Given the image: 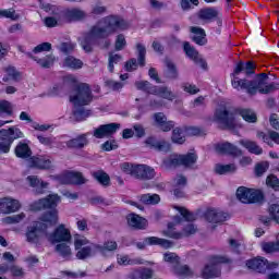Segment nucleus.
<instances>
[{
	"mask_svg": "<svg viewBox=\"0 0 279 279\" xmlns=\"http://www.w3.org/2000/svg\"><path fill=\"white\" fill-rule=\"evenodd\" d=\"M26 56L31 58V60L37 62V64L41 66V69H51V66L56 64V56L53 54H47L44 58H38L32 54V52H26Z\"/></svg>",
	"mask_w": 279,
	"mask_h": 279,
	"instance_id": "nucleus-26",
	"label": "nucleus"
},
{
	"mask_svg": "<svg viewBox=\"0 0 279 279\" xmlns=\"http://www.w3.org/2000/svg\"><path fill=\"white\" fill-rule=\"evenodd\" d=\"M236 112L246 123H256L258 121V116L252 109H238Z\"/></svg>",
	"mask_w": 279,
	"mask_h": 279,
	"instance_id": "nucleus-38",
	"label": "nucleus"
},
{
	"mask_svg": "<svg viewBox=\"0 0 279 279\" xmlns=\"http://www.w3.org/2000/svg\"><path fill=\"white\" fill-rule=\"evenodd\" d=\"M267 169H269V163L267 162H260L255 166V175L257 178H260L264 173H266Z\"/></svg>",
	"mask_w": 279,
	"mask_h": 279,
	"instance_id": "nucleus-63",
	"label": "nucleus"
},
{
	"mask_svg": "<svg viewBox=\"0 0 279 279\" xmlns=\"http://www.w3.org/2000/svg\"><path fill=\"white\" fill-rule=\"evenodd\" d=\"M58 202H60L58 194H49L47 197L35 201L31 205L32 210L35 213L40 210H48L40 216V222L35 225L37 226L39 234L47 232L49 228H52V226L58 223V209H56Z\"/></svg>",
	"mask_w": 279,
	"mask_h": 279,
	"instance_id": "nucleus-2",
	"label": "nucleus"
},
{
	"mask_svg": "<svg viewBox=\"0 0 279 279\" xmlns=\"http://www.w3.org/2000/svg\"><path fill=\"white\" fill-rule=\"evenodd\" d=\"M68 184L82 185L86 184V179L82 172L70 171L64 175Z\"/></svg>",
	"mask_w": 279,
	"mask_h": 279,
	"instance_id": "nucleus-33",
	"label": "nucleus"
},
{
	"mask_svg": "<svg viewBox=\"0 0 279 279\" xmlns=\"http://www.w3.org/2000/svg\"><path fill=\"white\" fill-rule=\"evenodd\" d=\"M173 271L175 276H179V278H191L193 277V270H191V267L189 265H174Z\"/></svg>",
	"mask_w": 279,
	"mask_h": 279,
	"instance_id": "nucleus-40",
	"label": "nucleus"
},
{
	"mask_svg": "<svg viewBox=\"0 0 279 279\" xmlns=\"http://www.w3.org/2000/svg\"><path fill=\"white\" fill-rule=\"evenodd\" d=\"M240 145L247 149L250 154H254L255 156H260L263 154V147H260L256 142L250 140H241Z\"/></svg>",
	"mask_w": 279,
	"mask_h": 279,
	"instance_id": "nucleus-34",
	"label": "nucleus"
},
{
	"mask_svg": "<svg viewBox=\"0 0 279 279\" xmlns=\"http://www.w3.org/2000/svg\"><path fill=\"white\" fill-rule=\"evenodd\" d=\"M121 130V124L117 122H111L108 124H101L94 130L95 138H110V136H114L117 131Z\"/></svg>",
	"mask_w": 279,
	"mask_h": 279,
	"instance_id": "nucleus-13",
	"label": "nucleus"
},
{
	"mask_svg": "<svg viewBox=\"0 0 279 279\" xmlns=\"http://www.w3.org/2000/svg\"><path fill=\"white\" fill-rule=\"evenodd\" d=\"M186 134L190 136H204L206 135V130L199 126H185Z\"/></svg>",
	"mask_w": 279,
	"mask_h": 279,
	"instance_id": "nucleus-54",
	"label": "nucleus"
},
{
	"mask_svg": "<svg viewBox=\"0 0 279 279\" xmlns=\"http://www.w3.org/2000/svg\"><path fill=\"white\" fill-rule=\"evenodd\" d=\"M267 80H269V75L267 73H259L257 74V81L256 80L240 81L234 83V86L236 87L241 86L242 88H244V90H246L247 95H251V97H254V95L258 93V88L267 84Z\"/></svg>",
	"mask_w": 279,
	"mask_h": 279,
	"instance_id": "nucleus-8",
	"label": "nucleus"
},
{
	"mask_svg": "<svg viewBox=\"0 0 279 279\" xmlns=\"http://www.w3.org/2000/svg\"><path fill=\"white\" fill-rule=\"evenodd\" d=\"M27 181L29 182V185L33 189H37L39 193H43V191H45V187L47 186V182L41 181L36 175H28Z\"/></svg>",
	"mask_w": 279,
	"mask_h": 279,
	"instance_id": "nucleus-45",
	"label": "nucleus"
},
{
	"mask_svg": "<svg viewBox=\"0 0 279 279\" xmlns=\"http://www.w3.org/2000/svg\"><path fill=\"white\" fill-rule=\"evenodd\" d=\"M145 143L146 145H148V147H151L153 149H157V151H165L167 147V142L158 141L154 136L147 137Z\"/></svg>",
	"mask_w": 279,
	"mask_h": 279,
	"instance_id": "nucleus-41",
	"label": "nucleus"
},
{
	"mask_svg": "<svg viewBox=\"0 0 279 279\" xmlns=\"http://www.w3.org/2000/svg\"><path fill=\"white\" fill-rule=\"evenodd\" d=\"M88 145V135L81 134L66 142L69 149H84Z\"/></svg>",
	"mask_w": 279,
	"mask_h": 279,
	"instance_id": "nucleus-28",
	"label": "nucleus"
},
{
	"mask_svg": "<svg viewBox=\"0 0 279 279\" xmlns=\"http://www.w3.org/2000/svg\"><path fill=\"white\" fill-rule=\"evenodd\" d=\"M74 96H70V101L75 106L73 117L76 121H86L93 111L86 110L84 106H88L93 101V89L88 83H80L74 87Z\"/></svg>",
	"mask_w": 279,
	"mask_h": 279,
	"instance_id": "nucleus-3",
	"label": "nucleus"
},
{
	"mask_svg": "<svg viewBox=\"0 0 279 279\" xmlns=\"http://www.w3.org/2000/svg\"><path fill=\"white\" fill-rule=\"evenodd\" d=\"M4 73L7 75L3 76L2 82H9L12 80L13 82H21V73L16 70L15 66L9 65L4 69Z\"/></svg>",
	"mask_w": 279,
	"mask_h": 279,
	"instance_id": "nucleus-36",
	"label": "nucleus"
},
{
	"mask_svg": "<svg viewBox=\"0 0 279 279\" xmlns=\"http://www.w3.org/2000/svg\"><path fill=\"white\" fill-rule=\"evenodd\" d=\"M198 156L195 153H186L178 157L169 158L166 165L169 167H184L185 169H193L197 165Z\"/></svg>",
	"mask_w": 279,
	"mask_h": 279,
	"instance_id": "nucleus-9",
	"label": "nucleus"
},
{
	"mask_svg": "<svg viewBox=\"0 0 279 279\" xmlns=\"http://www.w3.org/2000/svg\"><path fill=\"white\" fill-rule=\"evenodd\" d=\"M51 243H69L71 241V231L64 225H59L50 234Z\"/></svg>",
	"mask_w": 279,
	"mask_h": 279,
	"instance_id": "nucleus-17",
	"label": "nucleus"
},
{
	"mask_svg": "<svg viewBox=\"0 0 279 279\" xmlns=\"http://www.w3.org/2000/svg\"><path fill=\"white\" fill-rule=\"evenodd\" d=\"M136 50L137 60L136 58H131L124 64V69L128 73H132V71H136L138 66L143 68L146 64L147 48H145L143 44H136Z\"/></svg>",
	"mask_w": 279,
	"mask_h": 279,
	"instance_id": "nucleus-10",
	"label": "nucleus"
},
{
	"mask_svg": "<svg viewBox=\"0 0 279 279\" xmlns=\"http://www.w3.org/2000/svg\"><path fill=\"white\" fill-rule=\"evenodd\" d=\"M63 66L72 69L73 71H77V69H82L84 66V62H82V60L76 59L73 56H68L64 59Z\"/></svg>",
	"mask_w": 279,
	"mask_h": 279,
	"instance_id": "nucleus-39",
	"label": "nucleus"
},
{
	"mask_svg": "<svg viewBox=\"0 0 279 279\" xmlns=\"http://www.w3.org/2000/svg\"><path fill=\"white\" fill-rule=\"evenodd\" d=\"M177 210L183 217L184 221H187V222L195 221L196 217H195V214H193V211H190L185 207H177Z\"/></svg>",
	"mask_w": 279,
	"mask_h": 279,
	"instance_id": "nucleus-53",
	"label": "nucleus"
},
{
	"mask_svg": "<svg viewBox=\"0 0 279 279\" xmlns=\"http://www.w3.org/2000/svg\"><path fill=\"white\" fill-rule=\"evenodd\" d=\"M135 87L137 90H142L143 93H147V95H154L156 85L149 83V81H136Z\"/></svg>",
	"mask_w": 279,
	"mask_h": 279,
	"instance_id": "nucleus-44",
	"label": "nucleus"
},
{
	"mask_svg": "<svg viewBox=\"0 0 279 279\" xmlns=\"http://www.w3.org/2000/svg\"><path fill=\"white\" fill-rule=\"evenodd\" d=\"M12 104L8 100H0V114H8L12 117Z\"/></svg>",
	"mask_w": 279,
	"mask_h": 279,
	"instance_id": "nucleus-55",
	"label": "nucleus"
},
{
	"mask_svg": "<svg viewBox=\"0 0 279 279\" xmlns=\"http://www.w3.org/2000/svg\"><path fill=\"white\" fill-rule=\"evenodd\" d=\"M257 90L260 95H269V93H274V90H279V83L272 82L268 85H262L260 87H257Z\"/></svg>",
	"mask_w": 279,
	"mask_h": 279,
	"instance_id": "nucleus-50",
	"label": "nucleus"
},
{
	"mask_svg": "<svg viewBox=\"0 0 279 279\" xmlns=\"http://www.w3.org/2000/svg\"><path fill=\"white\" fill-rule=\"evenodd\" d=\"M142 204L156 206V204H160V195L158 194H143L140 198Z\"/></svg>",
	"mask_w": 279,
	"mask_h": 279,
	"instance_id": "nucleus-46",
	"label": "nucleus"
},
{
	"mask_svg": "<svg viewBox=\"0 0 279 279\" xmlns=\"http://www.w3.org/2000/svg\"><path fill=\"white\" fill-rule=\"evenodd\" d=\"M92 253L93 248H90V246H84L82 248H78L76 253V258H78V260H86V258H88Z\"/></svg>",
	"mask_w": 279,
	"mask_h": 279,
	"instance_id": "nucleus-57",
	"label": "nucleus"
},
{
	"mask_svg": "<svg viewBox=\"0 0 279 279\" xmlns=\"http://www.w3.org/2000/svg\"><path fill=\"white\" fill-rule=\"evenodd\" d=\"M235 171H236V166L234 163L216 165V173H218V175H226V173H234Z\"/></svg>",
	"mask_w": 279,
	"mask_h": 279,
	"instance_id": "nucleus-47",
	"label": "nucleus"
},
{
	"mask_svg": "<svg viewBox=\"0 0 279 279\" xmlns=\"http://www.w3.org/2000/svg\"><path fill=\"white\" fill-rule=\"evenodd\" d=\"M236 197L242 204H260L265 199V194L260 191L240 186L236 190Z\"/></svg>",
	"mask_w": 279,
	"mask_h": 279,
	"instance_id": "nucleus-7",
	"label": "nucleus"
},
{
	"mask_svg": "<svg viewBox=\"0 0 279 279\" xmlns=\"http://www.w3.org/2000/svg\"><path fill=\"white\" fill-rule=\"evenodd\" d=\"M204 218L208 221V223H223V221H228V219H230V214L208 208L204 213Z\"/></svg>",
	"mask_w": 279,
	"mask_h": 279,
	"instance_id": "nucleus-18",
	"label": "nucleus"
},
{
	"mask_svg": "<svg viewBox=\"0 0 279 279\" xmlns=\"http://www.w3.org/2000/svg\"><path fill=\"white\" fill-rule=\"evenodd\" d=\"M121 171L128 175H132L136 180H154L156 170L147 165H132L123 162L120 166Z\"/></svg>",
	"mask_w": 279,
	"mask_h": 279,
	"instance_id": "nucleus-5",
	"label": "nucleus"
},
{
	"mask_svg": "<svg viewBox=\"0 0 279 279\" xmlns=\"http://www.w3.org/2000/svg\"><path fill=\"white\" fill-rule=\"evenodd\" d=\"M62 16L66 23H80V21H86V19H88L86 11L77 8L65 9L62 12Z\"/></svg>",
	"mask_w": 279,
	"mask_h": 279,
	"instance_id": "nucleus-16",
	"label": "nucleus"
},
{
	"mask_svg": "<svg viewBox=\"0 0 279 279\" xmlns=\"http://www.w3.org/2000/svg\"><path fill=\"white\" fill-rule=\"evenodd\" d=\"M153 95L161 97V99H167L168 101H173L175 99V95L167 86L158 87L155 85Z\"/></svg>",
	"mask_w": 279,
	"mask_h": 279,
	"instance_id": "nucleus-35",
	"label": "nucleus"
},
{
	"mask_svg": "<svg viewBox=\"0 0 279 279\" xmlns=\"http://www.w3.org/2000/svg\"><path fill=\"white\" fill-rule=\"evenodd\" d=\"M14 155L16 156V158H21L22 160H32V147H29V144L21 141L14 148Z\"/></svg>",
	"mask_w": 279,
	"mask_h": 279,
	"instance_id": "nucleus-24",
	"label": "nucleus"
},
{
	"mask_svg": "<svg viewBox=\"0 0 279 279\" xmlns=\"http://www.w3.org/2000/svg\"><path fill=\"white\" fill-rule=\"evenodd\" d=\"M163 260L166 263H171L172 265H180V256L175 253H165Z\"/></svg>",
	"mask_w": 279,
	"mask_h": 279,
	"instance_id": "nucleus-60",
	"label": "nucleus"
},
{
	"mask_svg": "<svg viewBox=\"0 0 279 279\" xmlns=\"http://www.w3.org/2000/svg\"><path fill=\"white\" fill-rule=\"evenodd\" d=\"M166 77L167 80H178L180 77V72L178 71V66L172 61L166 62Z\"/></svg>",
	"mask_w": 279,
	"mask_h": 279,
	"instance_id": "nucleus-43",
	"label": "nucleus"
},
{
	"mask_svg": "<svg viewBox=\"0 0 279 279\" xmlns=\"http://www.w3.org/2000/svg\"><path fill=\"white\" fill-rule=\"evenodd\" d=\"M243 71L245 72V62L239 61L235 64L233 72L231 73V86L235 90H244V88L241 85L238 87H236V85H234V84H236V82L247 81V78H239V75H241V73H243Z\"/></svg>",
	"mask_w": 279,
	"mask_h": 279,
	"instance_id": "nucleus-23",
	"label": "nucleus"
},
{
	"mask_svg": "<svg viewBox=\"0 0 279 279\" xmlns=\"http://www.w3.org/2000/svg\"><path fill=\"white\" fill-rule=\"evenodd\" d=\"M51 49H52L51 43L45 41V43L37 45L33 49V53H43L44 51H51Z\"/></svg>",
	"mask_w": 279,
	"mask_h": 279,
	"instance_id": "nucleus-59",
	"label": "nucleus"
},
{
	"mask_svg": "<svg viewBox=\"0 0 279 279\" xmlns=\"http://www.w3.org/2000/svg\"><path fill=\"white\" fill-rule=\"evenodd\" d=\"M191 32L192 34H195V36H193L192 38L193 43H195L199 47H204V45H207L208 39H206V31L204 28L192 26Z\"/></svg>",
	"mask_w": 279,
	"mask_h": 279,
	"instance_id": "nucleus-29",
	"label": "nucleus"
},
{
	"mask_svg": "<svg viewBox=\"0 0 279 279\" xmlns=\"http://www.w3.org/2000/svg\"><path fill=\"white\" fill-rule=\"evenodd\" d=\"M21 210V202L12 197L0 198V213L2 215H12Z\"/></svg>",
	"mask_w": 279,
	"mask_h": 279,
	"instance_id": "nucleus-15",
	"label": "nucleus"
},
{
	"mask_svg": "<svg viewBox=\"0 0 279 279\" xmlns=\"http://www.w3.org/2000/svg\"><path fill=\"white\" fill-rule=\"evenodd\" d=\"M171 141L175 145H184L186 137L184 136V130L182 128H174L172 130Z\"/></svg>",
	"mask_w": 279,
	"mask_h": 279,
	"instance_id": "nucleus-42",
	"label": "nucleus"
},
{
	"mask_svg": "<svg viewBox=\"0 0 279 279\" xmlns=\"http://www.w3.org/2000/svg\"><path fill=\"white\" fill-rule=\"evenodd\" d=\"M256 136L259 141H263V143H267L269 147H274V143L279 145V133L276 131H270L269 134L263 131H257Z\"/></svg>",
	"mask_w": 279,
	"mask_h": 279,
	"instance_id": "nucleus-27",
	"label": "nucleus"
},
{
	"mask_svg": "<svg viewBox=\"0 0 279 279\" xmlns=\"http://www.w3.org/2000/svg\"><path fill=\"white\" fill-rule=\"evenodd\" d=\"M94 180L98 182L100 186H110V175L104 170H97L92 173Z\"/></svg>",
	"mask_w": 279,
	"mask_h": 279,
	"instance_id": "nucleus-37",
	"label": "nucleus"
},
{
	"mask_svg": "<svg viewBox=\"0 0 279 279\" xmlns=\"http://www.w3.org/2000/svg\"><path fill=\"white\" fill-rule=\"evenodd\" d=\"M107 10H108V9H107L106 7L96 4V5H94V7L92 8L90 14H92V15L94 16V19H95L96 16H101V15L106 14Z\"/></svg>",
	"mask_w": 279,
	"mask_h": 279,
	"instance_id": "nucleus-62",
	"label": "nucleus"
},
{
	"mask_svg": "<svg viewBox=\"0 0 279 279\" xmlns=\"http://www.w3.org/2000/svg\"><path fill=\"white\" fill-rule=\"evenodd\" d=\"M135 276L140 279H153L154 270L151 268L143 267L135 270Z\"/></svg>",
	"mask_w": 279,
	"mask_h": 279,
	"instance_id": "nucleus-51",
	"label": "nucleus"
},
{
	"mask_svg": "<svg viewBox=\"0 0 279 279\" xmlns=\"http://www.w3.org/2000/svg\"><path fill=\"white\" fill-rule=\"evenodd\" d=\"M198 19L201 21H206V23H213V21H216L218 27L223 25V15L213 7L201 9L198 11Z\"/></svg>",
	"mask_w": 279,
	"mask_h": 279,
	"instance_id": "nucleus-12",
	"label": "nucleus"
},
{
	"mask_svg": "<svg viewBox=\"0 0 279 279\" xmlns=\"http://www.w3.org/2000/svg\"><path fill=\"white\" fill-rule=\"evenodd\" d=\"M56 252L62 256V258H69L71 256V246L64 242H59L56 245Z\"/></svg>",
	"mask_w": 279,
	"mask_h": 279,
	"instance_id": "nucleus-49",
	"label": "nucleus"
},
{
	"mask_svg": "<svg viewBox=\"0 0 279 279\" xmlns=\"http://www.w3.org/2000/svg\"><path fill=\"white\" fill-rule=\"evenodd\" d=\"M29 165L33 167V169H40L43 171H49L51 169V159L45 157V156H33L29 159Z\"/></svg>",
	"mask_w": 279,
	"mask_h": 279,
	"instance_id": "nucleus-25",
	"label": "nucleus"
},
{
	"mask_svg": "<svg viewBox=\"0 0 279 279\" xmlns=\"http://www.w3.org/2000/svg\"><path fill=\"white\" fill-rule=\"evenodd\" d=\"M126 222L130 228L134 230H145L147 228V219L143 216L131 213L126 215Z\"/></svg>",
	"mask_w": 279,
	"mask_h": 279,
	"instance_id": "nucleus-21",
	"label": "nucleus"
},
{
	"mask_svg": "<svg viewBox=\"0 0 279 279\" xmlns=\"http://www.w3.org/2000/svg\"><path fill=\"white\" fill-rule=\"evenodd\" d=\"M214 117L217 123L222 125V130H234L236 128L234 114L228 109H217Z\"/></svg>",
	"mask_w": 279,
	"mask_h": 279,
	"instance_id": "nucleus-11",
	"label": "nucleus"
},
{
	"mask_svg": "<svg viewBox=\"0 0 279 279\" xmlns=\"http://www.w3.org/2000/svg\"><path fill=\"white\" fill-rule=\"evenodd\" d=\"M104 26L98 24L93 25L89 31L84 35L81 41V47L85 53H93V47H95V40H106L117 34L119 29H123L125 21L121 20L117 15H109L102 19Z\"/></svg>",
	"mask_w": 279,
	"mask_h": 279,
	"instance_id": "nucleus-1",
	"label": "nucleus"
},
{
	"mask_svg": "<svg viewBox=\"0 0 279 279\" xmlns=\"http://www.w3.org/2000/svg\"><path fill=\"white\" fill-rule=\"evenodd\" d=\"M269 215L274 221L279 223V205L272 204L269 206Z\"/></svg>",
	"mask_w": 279,
	"mask_h": 279,
	"instance_id": "nucleus-64",
	"label": "nucleus"
},
{
	"mask_svg": "<svg viewBox=\"0 0 279 279\" xmlns=\"http://www.w3.org/2000/svg\"><path fill=\"white\" fill-rule=\"evenodd\" d=\"M266 184L275 191H279V179L276 174H269L266 179Z\"/></svg>",
	"mask_w": 279,
	"mask_h": 279,
	"instance_id": "nucleus-58",
	"label": "nucleus"
},
{
	"mask_svg": "<svg viewBox=\"0 0 279 279\" xmlns=\"http://www.w3.org/2000/svg\"><path fill=\"white\" fill-rule=\"evenodd\" d=\"M126 45H128V41L125 40V35L119 34L116 38V44H114L116 51H123Z\"/></svg>",
	"mask_w": 279,
	"mask_h": 279,
	"instance_id": "nucleus-56",
	"label": "nucleus"
},
{
	"mask_svg": "<svg viewBox=\"0 0 279 279\" xmlns=\"http://www.w3.org/2000/svg\"><path fill=\"white\" fill-rule=\"evenodd\" d=\"M145 243H147V245H159L160 247H163V250L173 247V242L158 236H147L145 238Z\"/></svg>",
	"mask_w": 279,
	"mask_h": 279,
	"instance_id": "nucleus-32",
	"label": "nucleus"
},
{
	"mask_svg": "<svg viewBox=\"0 0 279 279\" xmlns=\"http://www.w3.org/2000/svg\"><path fill=\"white\" fill-rule=\"evenodd\" d=\"M19 138H25V133L16 126L0 130V154H10L12 144Z\"/></svg>",
	"mask_w": 279,
	"mask_h": 279,
	"instance_id": "nucleus-6",
	"label": "nucleus"
},
{
	"mask_svg": "<svg viewBox=\"0 0 279 279\" xmlns=\"http://www.w3.org/2000/svg\"><path fill=\"white\" fill-rule=\"evenodd\" d=\"M183 50L185 56L190 58V60H193L195 64H201L202 69H208V63L202 58H199V52L195 47L191 46V43L184 41L183 44Z\"/></svg>",
	"mask_w": 279,
	"mask_h": 279,
	"instance_id": "nucleus-19",
	"label": "nucleus"
},
{
	"mask_svg": "<svg viewBox=\"0 0 279 279\" xmlns=\"http://www.w3.org/2000/svg\"><path fill=\"white\" fill-rule=\"evenodd\" d=\"M209 264L205 265L202 270L203 279H213L221 277V267L219 265H230L232 259L223 255H209L207 257Z\"/></svg>",
	"mask_w": 279,
	"mask_h": 279,
	"instance_id": "nucleus-4",
	"label": "nucleus"
},
{
	"mask_svg": "<svg viewBox=\"0 0 279 279\" xmlns=\"http://www.w3.org/2000/svg\"><path fill=\"white\" fill-rule=\"evenodd\" d=\"M25 236L27 243L38 245L40 243V233L38 232V226L27 227Z\"/></svg>",
	"mask_w": 279,
	"mask_h": 279,
	"instance_id": "nucleus-31",
	"label": "nucleus"
},
{
	"mask_svg": "<svg viewBox=\"0 0 279 279\" xmlns=\"http://www.w3.org/2000/svg\"><path fill=\"white\" fill-rule=\"evenodd\" d=\"M123 60V57L121 54H109V61H108V71L109 73H114V64H119Z\"/></svg>",
	"mask_w": 279,
	"mask_h": 279,
	"instance_id": "nucleus-52",
	"label": "nucleus"
},
{
	"mask_svg": "<svg viewBox=\"0 0 279 279\" xmlns=\"http://www.w3.org/2000/svg\"><path fill=\"white\" fill-rule=\"evenodd\" d=\"M154 121L161 132H171L175 128V122L172 120L167 121V116L162 112L154 113Z\"/></svg>",
	"mask_w": 279,
	"mask_h": 279,
	"instance_id": "nucleus-22",
	"label": "nucleus"
},
{
	"mask_svg": "<svg viewBox=\"0 0 279 279\" xmlns=\"http://www.w3.org/2000/svg\"><path fill=\"white\" fill-rule=\"evenodd\" d=\"M267 263L265 257H254L247 259L245 266L247 269H251V271H256V274H265V271H267Z\"/></svg>",
	"mask_w": 279,
	"mask_h": 279,
	"instance_id": "nucleus-20",
	"label": "nucleus"
},
{
	"mask_svg": "<svg viewBox=\"0 0 279 279\" xmlns=\"http://www.w3.org/2000/svg\"><path fill=\"white\" fill-rule=\"evenodd\" d=\"M262 250L265 254H274L279 252V241L277 242H263Z\"/></svg>",
	"mask_w": 279,
	"mask_h": 279,
	"instance_id": "nucleus-48",
	"label": "nucleus"
},
{
	"mask_svg": "<svg viewBox=\"0 0 279 279\" xmlns=\"http://www.w3.org/2000/svg\"><path fill=\"white\" fill-rule=\"evenodd\" d=\"M244 73L246 76L254 75L256 73V63L254 61L244 62Z\"/></svg>",
	"mask_w": 279,
	"mask_h": 279,
	"instance_id": "nucleus-61",
	"label": "nucleus"
},
{
	"mask_svg": "<svg viewBox=\"0 0 279 279\" xmlns=\"http://www.w3.org/2000/svg\"><path fill=\"white\" fill-rule=\"evenodd\" d=\"M215 149L222 156H231L232 158H241V156H243V150L230 142L218 143Z\"/></svg>",
	"mask_w": 279,
	"mask_h": 279,
	"instance_id": "nucleus-14",
	"label": "nucleus"
},
{
	"mask_svg": "<svg viewBox=\"0 0 279 279\" xmlns=\"http://www.w3.org/2000/svg\"><path fill=\"white\" fill-rule=\"evenodd\" d=\"M119 247V244H117V241L113 240H107L104 242V245L101 244H95L94 250H97L102 256H106V252H117Z\"/></svg>",
	"mask_w": 279,
	"mask_h": 279,
	"instance_id": "nucleus-30",
	"label": "nucleus"
}]
</instances>
